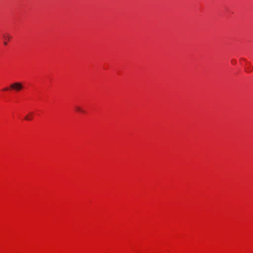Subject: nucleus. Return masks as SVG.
I'll use <instances>...</instances> for the list:
<instances>
[{
  "label": "nucleus",
  "mask_w": 253,
  "mask_h": 253,
  "mask_svg": "<svg viewBox=\"0 0 253 253\" xmlns=\"http://www.w3.org/2000/svg\"><path fill=\"white\" fill-rule=\"evenodd\" d=\"M75 109L77 111L83 113H84L85 111L81 108L80 106H77L75 107Z\"/></svg>",
  "instance_id": "7ed1b4c3"
},
{
  "label": "nucleus",
  "mask_w": 253,
  "mask_h": 253,
  "mask_svg": "<svg viewBox=\"0 0 253 253\" xmlns=\"http://www.w3.org/2000/svg\"><path fill=\"white\" fill-rule=\"evenodd\" d=\"M10 87L11 89H14L16 91H19L22 89L23 85L20 83L15 82L11 84Z\"/></svg>",
  "instance_id": "f257e3e1"
},
{
  "label": "nucleus",
  "mask_w": 253,
  "mask_h": 253,
  "mask_svg": "<svg viewBox=\"0 0 253 253\" xmlns=\"http://www.w3.org/2000/svg\"><path fill=\"white\" fill-rule=\"evenodd\" d=\"M32 117H33V113H31L27 115L25 117V119L26 120H28V121L31 120L32 119Z\"/></svg>",
  "instance_id": "f03ea898"
},
{
  "label": "nucleus",
  "mask_w": 253,
  "mask_h": 253,
  "mask_svg": "<svg viewBox=\"0 0 253 253\" xmlns=\"http://www.w3.org/2000/svg\"><path fill=\"white\" fill-rule=\"evenodd\" d=\"M8 89V88H7V87L3 88V90H7Z\"/></svg>",
  "instance_id": "39448f33"
},
{
  "label": "nucleus",
  "mask_w": 253,
  "mask_h": 253,
  "mask_svg": "<svg viewBox=\"0 0 253 253\" xmlns=\"http://www.w3.org/2000/svg\"><path fill=\"white\" fill-rule=\"evenodd\" d=\"M3 43H4V45H7V42H3Z\"/></svg>",
  "instance_id": "423d86ee"
},
{
  "label": "nucleus",
  "mask_w": 253,
  "mask_h": 253,
  "mask_svg": "<svg viewBox=\"0 0 253 253\" xmlns=\"http://www.w3.org/2000/svg\"><path fill=\"white\" fill-rule=\"evenodd\" d=\"M3 38L5 40H6V41H8L10 39L11 37L9 34H6V35L3 36Z\"/></svg>",
  "instance_id": "20e7f679"
}]
</instances>
